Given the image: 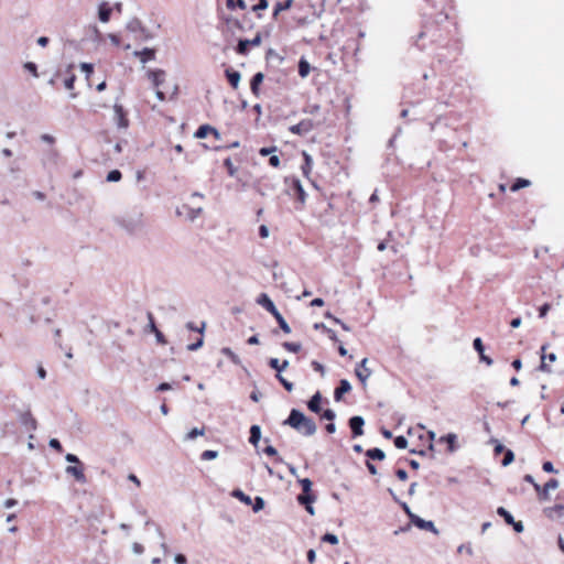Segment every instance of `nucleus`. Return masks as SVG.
I'll list each match as a JSON object with an SVG mask.
<instances>
[{
    "instance_id": "dca6fc26",
    "label": "nucleus",
    "mask_w": 564,
    "mask_h": 564,
    "mask_svg": "<svg viewBox=\"0 0 564 564\" xmlns=\"http://www.w3.org/2000/svg\"><path fill=\"white\" fill-rule=\"evenodd\" d=\"M261 441V427L259 425H252L249 429V443H251L257 451L260 449Z\"/></svg>"
},
{
    "instance_id": "0e129e2a",
    "label": "nucleus",
    "mask_w": 564,
    "mask_h": 564,
    "mask_svg": "<svg viewBox=\"0 0 564 564\" xmlns=\"http://www.w3.org/2000/svg\"><path fill=\"white\" fill-rule=\"evenodd\" d=\"M263 507H264V501H263V499H262L261 497H259V496H258V497L256 498V502H254V505H253V510H254L256 512H258V511H260L261 509H263Z\"/></svg>"
},
{
    "instance_id": "2eb2a0df",
    "label": "nucleus",
    "mask_w": 564,
    "mask_h": 564,
    "mask_svg": "<svg viewBox=\"0 0 564 564\" xmlns=\"http://www.w3.org/2000/svg\"><path fill=\"white\" fill-rule=\"evenodd\" d=\"M351 390V384L347 379H341L339 386L334 391L335 401H340L343 395Z\"/></svg>"
},
{
    "instance_id": "338daca9",
    "label": "nucleus",
    "mask_w": 564,
    "mask_h": 564,
    "mask_svg": "<svg viewBox=\"0 0 564 564\" xmlns=\"http://www.w3.org/2000/svg\"><path fill=\"white\" fill-rule=\"evenodd\" d=\"M131 550L135 555L142 554L144 551L143 546L138 542L132 543Z\"/></svg>"
},
{
    "instance_id": "ea45409f",
    "label": "nucleus",
    "mask_w": 564,
    "mask_h": 564,
    "mask_svg": "<svg viewBox=\"0 0 564 564\" xmlns=\"http://www.w3.org/2000/svg\"><path fill=\"white\" fill-rule=\"evenodd\" d=\"M204 345V337H203V334L196 339V341L187 345V350L189 351H196L198 350L199 348H202Z\"/></svg>"
},
{
    "instance_id": "680f3d73",
    "label": "nucleus",
    "mask_w": 564,
    "mask_h": 564,
    "mask_svg": "<svg viewBox=\"0 0 564 564\" xmlns=\"http://www.w3.org/2000/svg\"><path fill=\"white\" fill-rule=\"evenodd\" d=\"M550 308H551V305L549 303H545L542 306H540V308H539V317L540 318L545 317L547 312L550 311Z\"/></svg>"
},
{
    "instance_id": "aec40b11",
    "label": "nucleus",
    "mask_w": 564,
    "mask_h": 564,
    "mask_svg": "<svg viewBox=\"0 0 564 564\" xmlns=\"http://www.w3.org/2000/svg\"><path fill=\"white\" fill-rule=\"evenodd\" d=\"M558 488V480L555 478H551L547 480L543 487H541L539 484H534V489L536 494H549L551 490H555Z\"/></svg>"
},
{
    "instance_id": "f3484780",
    "label": "nucleus",
    "mask_w": 564,
    "mask_h": 564,
    "mask_svg": "<svg viewBox=\"0 0 564 564\" xmlns=\"http://www.w3.org/2000/svg\"><path fill=\"white\" fill-rule=\"evenodd\" d=\"M133 56L139 57L142 64L155 58V50L145 47L142 51H134Z\"/></svg>"
},
{
    "instance_id": "09e8293b",
    "label": "nucleus",
    "mask_w": 564,
    "mask_h": 564,
    "mask_svg": "<svg viewBox=\"0 0 564 564\" xmlns=\"http://www.w3.org/2000/svg\"><path fill=\"white\" fill-rule=\"evenodd\" d=\"M80 69L86 74V78L88 79L94 72V65L90 63H82Z\"/></svg>"
},
{
    "instance_id": "3c124183",
    "label": "nucleus",
    "mask_w": 564,
    "mask_h": 564,
    "mask_svg": "<svg viewBox=\"0 0 564 564\" xmlns=\"http://www.w3.org/2000/svg\"><path fill=\"white\" fill-rule=\"evenodd\" d=\"M474 349L480 354L485 351V347L480 337H477L473 341Z\"/></svg>"
},
{
    "instance_id": "c03bdc74",
    "label": "nucleus",
    "mask_w": 564,
    "mask_h": 564,
    "mask_svg": "<svg viewBox=\"0 0 564 564\" xmlns=\"http://www.w3.org/2000/svg\"><path fill=\"white\" fill-rule=\"evenodd\" d=\"M217 456H218V452L207 449L202 453L200 459L202 460H210V459H215Z\"/></svg>"
},
{
    "instance_id": "20e7f679",
    "label": "nucleus",
    "mask_w": 564,
    "mask_h": 564,
    "mask_svg": "<svg viewBox=\"0 0 564 564\" xmlns=\"http://www.w3.org/2000/svg\"><path fill=\"white\" fill-rule=\"evenodd\" d=\"M126 29L129 32L134 33L137 39L140 41H148L152 39L151 32L142 24L138 18L130 19L126 24Z\"/></svg>"
},
{
    "instance_id": "774afa93",
    "label": "nucleus",
    "mask_w": 564,
    "mask_h": 564,
    "mask_svg": "<svg viewBox=\"0 0 564 564\" xmlns=\"http://www.w3.org/2000/svg\"><path fill=\"white\" fill-rule=\"evenodd\" d=\"M259 236L261 238H268L269 237V228L267 225H261L259 227Z\"/></svg>"
},
{
    "instance_id": "6e6552de",
    "label": "nucleus",
    "mask_w": 564,
    "mask_h": 564,
    "mask_svg": "<svg viewBox=\"0 0 564 564\" xmlns=\"http://www.w3.org/2000/svg\"><path fill=\"white\" fill-rule=\"evenodd\" d=\"M368 358H364L355 368V375L364 387L367 386V380L372 375L371 369L367 367Z\"/></svg>"
},
{
    "instance_id": "c756f323",
    "label": "nucleus",
    "mask_w": 564,
    "mask_h": 564,
    "mask_svg": "<svg viewBox=\"0 0 564 564\" xmlns=\"http://www.w3.org/2000/svg\"><path fill=\"white\" fill-rule=\"evenodd\" d=\"M274 318L276 319L280 328L285 333V334H289L291 333V328L289 326V324L286 323V321L284 319V317L281 315V313L279 311L274 312L273 314Z\"/></svg>"
},
{
    "instance_id": "a19ab883",
    "label": "nucleus",
    "mask_w": 564,
    "mask_h": 564,
    "mask_svg": "<svg viewBox=\"0 0 564 564\" xmlns=\"http://www.w3.org/2000/svg\"><path fill=\"white\" fill-rule=\"evenodd\" d=\"M122 177V174L119 170H112L107 174V181L108 182H119Z\"/></svg>"
},
{
    "instance_id": "4be33fe9",
    "label": "nucleus",
    "mask_w": 564,
    "mask_h": 564,
    "mask_svg": "<svg viewBox=\"0 0 564 564\" xmlns=\"http://www.w3.org/2000/svg\"><path fill=\"white\" fill-rule=\"evenodd\" d=\"M321 402H322V394H321V392L317 391L315 394L312 395V398L307 402L308 410L314 413H319L322 410Z\"/></svg>"
},
{
    "instance_id": "7ed1b4c3",
    "label": "nucleus",
    "mask_w": 564,
    "mask_h": 564,
    "mask_svg": "<svg viewBox=\"0 0 564 564\" xmlns=\"http://www.w3.org/2000/svg\"><path fill=\"white\" fill-rule=\"evenodd\" d=\"M117 224L129 234H135L143 228V214L140 210L126 212L117 218Z\"/></svg>"
},
{
    "instance_id": "72a5a7b5",
    "label": "nucleus",
    "mask_w": 564,
    "mask_h": 564,
    "mask_svg": "<svg viewBox=\"0 0 564 564\" xmlns=\"http://www.w3.org/2000/svg\"><path fill=\"white\" fill-rule=\"evenodd\" d=\"M456 438H457V436L454 433H449V434H447L445 436H442L440 441L441 442H443V441L446 442L448 444V449L451 452H454L455 451Z\"/></svg>"
},
{
    "instance_id": "412c9836",
    "label": "nucleus",
    "mask_w": 564,
    "mask_h": 564,
    "mask_svg": "<svg viewBox=\"0 0 564 564\" xmlns=\"http://www.w3.org/2000/svg\"><path fill=\"white\" fill-rule=\"evenodd\" d=\"M165 72L163 69H154L148 72V77L152 82L154 87H160L164 82Z\"/></svg>"
},
{
    "instance_id": "bf43d9fd",
    "label": "nucleus",
    "mask_w": 564,
    "mask_h": 564,
    "mask_svg": "<svg viewBox=\"0 0 564 564\" xmlns=\"http://www.w3.org/2000/svg\"><path fill=\"white\" fill-rule=\"evenodd\" d=\"M268 6V0H259V3L252 7V11L265 10Z\"/></svg>"
},
{
    "instance_id": "473e14b6",
    "label": "nucleus",
    "mask_w": 564,
    "mask_h": 564,
    "mask_svg": "<svg viewBox=\"0 0 564 564\" xmlns=\"http://www.w3.org/2000/svg\"><path fill=\"white\" fill-rule=\"evenodd\" d=\"M205 434V429L202 427V429H198V427H194L184 437L185 441H193L195 440L197 436H203Z\"/></svg>"
},
{
    "instance_id": "58836bf2",
    "label": "nucleus",
    "mask_w": 564,
    "mask_h": 564,
    "mask_svg": "<svg viewBox=\"0 0 564 564\" xmlns=\"http://www.w3.org/2000/svg\"><path fill=\"white\" fill-rule=\"evenodd\" d=\"M303 155L305 159V164L302 166V171H303V174L307 176L312 170L313 161H312V158L306 152H304Z\"/></svg>"
},
{
    "instance_id": "1a4fd4ad",
    "label": "nucleus",
    "mask_w": 564,
    "mask_h": 564,
    "mask_svg": "<svg viewBox=\"0 0 564 564\" xmlns=\"http://www.w3.org/2000/svg\"><path fill=\"white\" fill-rule=\"evenodd\" d=\"M497 513L503 518L507 524L512 525L517 533H521L524 530V525L521 521H514L513 516L503 507L497 509Z\"/></svg>"
},
{
    "instance_id": "13d9d810",
    "label": "nucleus",
    "mask_w": 564,
    "mask_h": 564,
    "mask_svg": "<svg viewBox=\"0 0 564 564\" xmlns=\"http://www.w3.org/2000/svg\"><path fill=\"white\" fill-rule=\"evenodd\" d=\"M225 165L228 167L229 175L230 176H235L236 172H237V169L234 166V164H232L230 159H226L225 160Z\"/></svg>"
},
{
    "instance_id": "5701e85b",
    "label": "nucleus",
    "mask_w": 564,
    "mask_h": 564,
    "mask_svg": "<svg viewBox=\"0 0 564 564\" xmlns=\"http://www.w3.org/2000/svg\"><path fill=\"white\" fill-rule=\"evenodd\" d=\"M300 505L304 506L310 514H314L313 503L315 502L316 496H297Z\"/></svg>"
},
{
    "instance_id": "7c9ffc66",
    "label": "nucleus",
    "mask_w": 564,
    "mask_h": 564,
    "mask_svg": "<svg viewBox=\"0 0 564 564\" xmlns=\"http://www.w3.org/2000/svg\"><path fill=\"white\" fill-rule=\"evenodd\" d=\"M263 443H264V445L263 446L260 445V449L257 451L258 453H264V454H267L269 456L278 455L276 449L272 445H270V442H269L268 438H265Z\"/></svg>"
},
{
    "instance_id": "423d86ee",
    "label": "nucleus",
    "mask_w": 564,
    "mask_h": 564,
    "mask_svg": "<svg viewBox=\"0 0 564 564\" xmlns=\"http://www.w3.org/2000/svg\"><path fill=\"white\" fill-rule=\"evenodd\" d=\"M112 120L118 130H127L129 128V119L127 117V111L123 109L122 105L115 102L113 104V117Z\"/></svg>"
},
{
    "instance_id": "e433bc0d",
    "label": "nucleus",
    "mask_w": 564,
    "mask_h": 564,
    "mask_svg": "<svg viewBox=\"0 0 564 564\" xmlns=\"http://www.w3.org/2000/svg\"><path fill=\"white\" fill-rule=\"evenodd\" d=\"M282 346L284 349L291 352H299L302 349V345L300 343L285 341Z\"/></svg>"
},
{
    "instance_id": "f03ea898",
    "label": "nucleus",
    "mask_w": 564,
    "mask_h": 564,
    "mask_svg": "<svg viewBox=\"0 0 564 564\" xmlns=\"http://www.w3.org/2000/svg\"><path fill=\"white\" fill-rule=\"evenodd\" d=\"M226 30L230 34L229 41H237V52L239 54L247 53V39L243 37V23L235 18L226 20Z\"/></svg>"
},
{
    "instance_id": "9d476101",
    "label": "nucleus",
    "mask_w": 564,
    "mask_h": 564,
    "mask_svg": "<svg viewBox=\"0 0 564 564\" xmlns=\"http://www.w3.org/2000/svg\"><path fill=\"white\" fill-rule=\"evenodd\" d=\"M313 128L314 123L311 119H303L299 123L291 126L289 130L293 134L305 135L310 133L313 130Z\"/></svg>"
},
{
    "instance_id": "39448f33",
    "label": "nucleus",
    "mask_w": 564,
    "mask_h": 564,
    "mask_svg": "<svg viewBox=\"0 0 564 564\" xmlns=\"http://www.w3.org/2000/svg\"><path fill=\"white\" fill-rule=\"evenodd\" d=\"M402 506H403L404 511L408 513V516L411 520V523H413L419 529L427 530V531L433 532L434 534H438V530L435 528V525L432 521H426V520L420 518L419 516L412 513L406 503H403Z\"/></svg>"
},
{
    "instance_id": "37998d69",
    "label": "nucleus",
    "mask_w": 564,
    "mask_h": 564,
    "mask_svg": "<svg viewBox=\"0 0 564 564\" xmlns=\"http://www.w3.org/2000/svg\"><path fill=\"white\" fill-rule=\"evenodd\" d=\"M394 445L399 449H404L408 446V440L403 435H399L394 438Z\"/></svg>"
},
{
    "instance_id": "a211bd4d",
    "label": "nucleus",
    "mask_w": 564,
    "mask_h": 564,
    "mask_svg": "<svg viewBox=\"0 0 564 564\" xmlns=\"http://www.w3.org/2000/svg\"><path fill=\"white\" fill-rule=\"evenodd\" d=\"M257 303L259 305H261L262 307H264L268 312H270L272 315L274 314V312H276V307L273 303V301L268 296V294L265 293H261L258 299H257Z\"/></svg>"
},
{
    "instance_id": "69168bd1",
    "label": "nucleus",
    "mask_w": 564,
    "mask_h": 564,
    "mask_svg": "<svg viewBox=\"0 0 564 564\" xmlns=\"http://www.w3.org/2000/svg\"><path fill=\"white\" fill-rule=\"evenodd\" d=\"M542 469L545 471V473H556L555 468H554V465L552 462H544L543 465H542Z\"/></svg>"
},
{
    "instance_id": "6e6d98bb",
    "label": "nucleus",
    "mask_w": 564,
    "mask_h": 564,
    "mask_svg": "<svg viewBox=\"0 0 564 564\" xmlns=\"http://www.w3.org/2000/svg\"><path fill=\"white\" fill-rule=\"evenodd\" d=\"M75 80H76V76H75V75H70L69 77H67V78L64 80V86H65V88H66V89H68V90L74 89Z\"/></svg>"
},
{
    "instance_id": "393cba45",
    "label": "nucleus",
    "mask_w": 564,
    "mask_h": 564,
    "mask_svg": "<svg viewBox=\"0 0 564 564\" xmlns=\"http://www.w3.org/2000/svg\"><path fill=\"white\" fill-rule=\"evenodd\" d=\"M289 360H283L280 362L278 358H271L269 360V366L276 371V375H281L289 367Z\"/></svg>"
},
{
    "instance_id": "f704fd0d",
    "label": "nucleus",
    "mask_w": 564,
    "mask_h": 564,
    "mask_svg": "<svg viewBox=\"0 0 564 564\" xmlns=\"http://www.w3.org/2000/svg\"><path fill=\"white\" fill-rule=\"evenodd\" d=\"M530 185V181L527 178H517L516 182L511 185V191L517 192L521 188H524Z\"/></svg>"
},
{
    "instance_id": "79ce46f5",
    "label": "nucleus",
    "mask_w": 564,
    "mask_h": 564,
    "mask_svg": "<svg viewBox=\"0 0 564 564\" xmlns=\"http://www.w3.org/2000/svg\"><path fill=\"white\" fill-rule=\"evenodd\" d=\"M275 377L286 391L291 392L294 389L293 383L286 380L282 375H275Z\"/></svg>"
},
{
    "instance_id": "f8f14e48",
    "label": "nucleus",
    "mask_w": 564,
    "mask_h": 564,
    "mask_svg": "<svg viewBox=\"0 0 564 564\" xmlns=\"http://www.w3.org/2000/svg\"><path fill=\"white\" fill-rule=\"evenodd\" d=\"M19 422L25 430L30 432H34L37 427V422L29 410L19 414Z\"/></svg>"
},
{
    "instance_id": "4c0bfd02",
    "label": "nucleus",
    "mask_w": 564,
    "mask_h": 564,
    "mask_svg": "<svg viewBox=\"0 0 564 564\" xmlns=\"http://www.w3.org/2000/svg\"><path fill=\"white\" fill-rule=\"evenodd\" d=\"M227 7L228 9H236V8H239L240 10H245L246 9V2L245 0H227Z\"/></svg>"
},
{
    "instance_id": "cd10ccee",
    "label": "nucleus",
    "mask_w": 564,
    "mask_h": 564,
    "mask_svg": "<svg viewBox=\"0 0 564 564\" xmlns=\"http://www.w3.org/2000/svg\"><path fill=\"white\" fill-rule=\"evenodd\" d=\"M310 72H311L310 63L304 57H301V59L299 61V75L302 78H305L308 76Z\"/></svg>"
},
{
    "instance_id": "ddd939ff",
    "label": "nucleus",
    "mask_w": 564,
    "mask_h": 564,
    "mask_svg": "<svg viewBox=\"0 0 564 564\" xmlns=\"http://www.w3.org/2000/svg\"><path fill=\"white\" fill-rule=\"evenodd\" d=\"M349 427L351 430L352 437H358L364 434V425L365 420L360 415L351 416L348 421Z\"/></svg>"
},
{
    "instance_id": "052dcab7",
    "label": "nucleus",
    "mask_w": 564,
    "mask_h": 564,
    "mask_svg": "<svg viewBox=\"0 0 564 564\" xmlns=\"http://www.w3.org/2000/svg\"><path fill=\"white\" fill-rule=\"evenodd\" d=\"M269 164L273 167H279L280 166V158L275 153H272L269 158Z\"/></svg>"
},
{
    "instance_id": "9b49d317",
    "label": "nucleus",
    "mask_w": 564,
    "mask_h": 564,
    "mask_svg": "<svg viewBox=\"0 0 564 564\" xmlns=\"http://www.w3.org/2000/svg\"><path fill=\"white\" fill-rule=\"evenodd\" d=\"M65 473L69 476H72L77 482L79 484H86L87 478L84 474V465H69L66 467Z\"/></svg>"
},
{
    "instance_id": "2f4dec72",
    "label": "nucleus",
    "mask_w": 564,
    "mask_h": 564,
    "mask_svg": "<svg viewBox=\"0 0 564 564\" xmlns=\"http://www.w3.org/2000/svg\"><path fill=\"white\" fill-rule=\"evenodd\" d=\"M221 354L225 355L226 357H228V359L235 364V365H240L241 364V360L240 358L238 357V355L236 352H234L230 348L228 347H224L221 350Z\"/></svg>"
},
{
    "instance_id": "0eeeda50",
    "label": "nucleus",
    "mask_w": 564,
    "mask_h": 564,
    "mask_svg": "<svg viewBox=\"0 0 564 564\" xmlns=\"http://www.w3.org/2000/svg\"><path fill=\"white\" fill-rule=\"evenodd\" d=\"M285 183H290L289 185V194L296 197L299 202L302 204L306 200V193L303 188L301 181L296 177L285 178Z\"/></svg>"
},
{
    "instance_id": "6ab92c4d",
    "label": "nucleus",
    "mask_w": 564,
    "mask_h": 564,
    "mask_svg": "<svg viewBox=\"0 0 564 564\" xmlns=\"http://www.w3.org/2000/svg\"><path fill=\"white\" fill-rule=\"evenodd\" d=\"M208 134H213L216 139L220 138L219 132L208 124L200 126L195 132V137L198 139L206 138Z\"/></svg>"
},
{
    "instance_id": "8fccbe9b",
    "label": "nucleus",
    "mask_w": 564,
    "mask_h": 564,
    "mask_svg": "<svg viewBox=\"0 0 564 564\" xmlns=\"http://www.w3.org/2000/svg\"><path fill=\"white\" fill-rule=\"evenodd\" d=\"M490 442L495 445L494 452L496 455H499L507 451V448L498 440L492 438Z\"/></svg>"
},
{
    "instance_id": "4468645a",
    "label": "nucleus",
    "mask_w": 564,
    "mask_h": 564,
    "mask_svg": "<svg viewBox=\"0 0 564 564\" xmlns=\"http://www.w3.org/2000/svg\"><path fill=\"white\" fill-rule=\"evenodd\" d=\"M225 75L230 86L235 89L238 88L241 80L240 73L231 67H228L225 69Z\"/></svg>"
},
{
    "instance_id": "e2e57ef3",
    "label": "nucleus",
    "mask_w": 564,
    "mask_h": 564,
    "mask_svg": "<svg viewBox=\"0 0 564 564\" xmlns=\"http://www.w3.org/2000/svg\"><path fill=\"white\" fill-rule=\"evenodd\" d=\"M48 445H50V447H52L58 452H62V449H63L62 444L57 438H51L48 442Z\"/></svg>"
},
{
    "instance_id": "49530a36",
    "label": "nucleus",
    "mask_w": 564,
    "mask_h": 564,
    "mask_svg": "<svg viewBox=\"0 0 564 564\" xmlns=\"http://www.w3.org/2000/svg\"><path fill=\"white\" fill-rule=\"evenodd\" d=\"M322 541L330 543L333 545H336L339 542L338 536L336 534H333V533L324 534L323 538H322Z\"/></svg>"
},
{
    "instance_id": "864d4df0",
    "label": "nucleus",
    "mask_w": 564,
    "mask_h": 564,
    "mask_svg": "<svg viewBox=\"0 0 564 564\" xmlns=\"http://www.w3.org/2000/svg\"><path fill=\"white\" fill-rule=\"evenodd\" d=\"M335 417H336V413L332 409H326L323 411L322 419L330 422V421H334Z\"/></svg>"
},
{
    "instance_id": "de8ad7c7",
    "label": "nucleus",
    "mask_w": 564,
    "mask_h": 564,
    "mask_svg": "<svg viewBox=\"0 0 564 564\" xmlns=\"http://www.w3.org/2000/svg\"><path fill=\"white\" fill-rule=\"evenodd\" d=\"M302 486V494H311L312 490V481L308 478H303L300 480Z\"/></svg>"
},
{
    "instance_id": "a878e982",
    "label": "nucleus",
    "mask_w": 564,
    "mask_h": 564,
    "mask_svg": "<svg viewBox=\"0 0 564 564\" xmlns=\"http://www.w3.org/2000/svg\"><path fill=\"white\" fill-rule=\"evenodd\" d=\"M366 456L369 459H373V460H383L386 458L384 452L381 448H378V447L369 448L366 452Z\"/></svg>"
},
{
    "instance_id": "c85d7f7f",
    "label": "nucleus",
    "mask_w": 564,
    "mask_h": 564,
    "mask_svg": "<svg viewBox=\"0 0 564 564\" xmlns=\"http://www.w3.org/2000/svg\"><path fill=\"white\" fill-rule=\"evenodd\" d=\"M293 0H285L276 2L273 10V17L276 18L280 12L285 11L292 7Z\"/></svg>"
},
{
    "instance_id": "b1692460",
    "label": "nucleus",
    "mask_w": 564,
    "mask_h": 564,
    "mask_svg": "<svg viewBox=\"0 0 564 564\" xmlns=\"http://www.w3.org/2000/svg\"><path fill=\"white\" fill-rule=\"evenodd\" d=\"M111 8L107 2H102L98 8V18L101 22L107 23L110 20Z\"/></svg>"
},
{
    "instance_id": "603ef678",
    "label": "nucleus",
    "mask_w": 564,
    "mask_h": 564,
    "mask_svg": "<svg viewBox=\"0 0 564 564\" xmlns=\"http://www.w3.org/2000/svg\"><path fill=\"white\" fill-rule=\"evenodd\" d=\"M24 68L26 70H29L34 77H37L39 74H37V66L35 63L33 62H28L24 64Z\"/></svg>"
},
{
    "instance_id": "c9c22d12",
    "label": "nucleus",
    "mask_w": 564,
    "mask_h": 564,
    "mask_svg": "<svg viewBox=\"0 0 564 564\" xmlns=\"http://www.w3.org/2000/svg\"><path fill=\"white\" fill-rule=\"evenodd\" d=\"M514 460V454L511 449H507L503 453V458L501 460V465L503 467L509 466Z\"/></svg>"
},
{
    "instance_id": "5fc2aeb1",
    "label": "nucleus",
    "mask_w": 564,
    "mask_h": 564,
    "mask_svg": "<svg viewBox=\"0 0 564 564\" xmlns=\"http://www.w3.org/2000/svg\"><path fill=\"white\" fill-rule=\"evenodd\" d=\"M65 459L67 463L72 464V465L83 464L80 462V459L75 454H70V453L66 454Z\"/></svg>"
},
{
    "instance_id": "f257e3e1",
    "label": "nucleus",
    "mask_w": 564,
    "mask_h": 564,
    "mask_svg": "<svg viewBox=\"0 0 564 564\" xmlns=\"http://www.w3.org/2000/svg\"><path fill=\"white\" fill-rule=\"evenodd\" d=\"M284 424L291 426L304 436H312L317 431V426L314 420L307 417L302 411L297 409H292L290 411V414L284 421Z\"/></svg>"
},
{
    "instance_id": "bb28decb",
    "label": "nucleus",
    "mask_w": 564,
    "mask_h": 564,
    "mask_svg": "<svg viewBox=\"0 0 564 564\" xmlns=\"http://www.w3.org/2000/svg\"><path fill=\"white\" fill-rule=\"evenodd\" d=\"M263 78H264V75L262 73H257L253 75L251 83H250V88L254 95H258L259 86L263 82Z\"/></svg>"
},
{
    "instance_id": "a18cd8bd",
    "label": "nucleus",
    "mask_w": 564,
    "mask_h": 564,
    "mask_svg": "<svg viewBox=\"0 0 564 564\" xmlns=\"http://www.w3.org/2000/svg\"><path fill=\"white\" fill-rule=\"evenodd\" d=\"M205 327H206L205 322H203L200 326H196L193 322H188L186 324V328L187 329L193 330V332H197L200 335L204 333Z\"/></svg>"
},
{
    "instance_id": "4d7b16f0",
    "label": "nucleus",
    "mask_w": 564,
    "mask_h": 564,
    "mask_svg": "<svg viewBox=\"0 0 564 564\" xmlns=\"http://www.w3.org/2000/svg\"><path fill=\"white\" fill-rule=\"evenodd\" d=\"M278 151V148L276 147H271V148H261L259 150V153L260 155L262 156H268V155H271L272 153H275Z\"/></svg>"
}]
</instances>
